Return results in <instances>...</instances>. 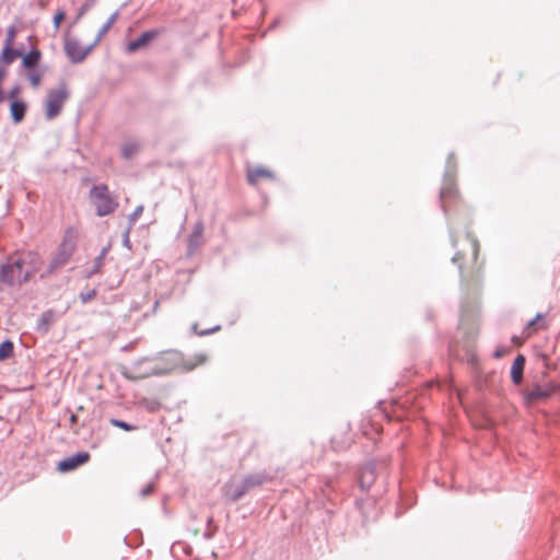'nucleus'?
Returning <instances> with one entry per match:
<instances>
[{
	"mask_svg": "<svg viewBox=\"0 0 560 560\" xmlns=\"http://www.w3.org/2000/svg\"><path fill=\"white\" fill-rule=\"evenodd\" d=\"M43 264L40 255L36 252H16L1 266L0 280L9 284L25 283L40 270Z\"/></svg>",
	"mask_w": 560,
	"mask_h": 560,
	"instance_id": "obj_1",
	"label": "nucleus"
},
{
	"mask_svg": "<svg viewBox=\"0 0 560 560\" xmlns=\"http://www.w3.org/2000/svg\"><path fill=\"white\" fill-rule=\"evenodd\" d=\"M454 247L456 252L453 262L458 266L463 279H477L483 266V261L479 259L478 240L471 234H462L454 240Z\"/></svg>",
	"mask_w": 560,
	"mask_h": 560,
	"instance_id": "obj_2",
	"label": "nucleus"
},
{
	"mask_svg": "<svg viewBox=\"0 0 560 560\" xmlns=\"http://www.w3.org/2000/svg\"><path fill=\"white\" fill-rule=\"evenodd\" d=\"M267 477L262 472L248 474L246 476H232L222 486V495L225 500L236 502L243 499L253 489L264 485Z\"/></svg>",
	"mask_w": 560,
	"mask_h": 560,
	"instance_id": "obj_3",
	"label": "nucleus"
},
{
	"mask_svg": "<svg viewBox=\"0 0 560 560\" xmlns=\"http://www.w3.org/2000/svg\"><path fill=\"white\" fill-rule=\"evenodd\" d=\"M27 40L30 44L28 52H23L14 46L3 45V48L0 52V66L7 68L19 58L21 59L22 68H32L33 66H38L43 57V54L38 48V37L36 35H30Z\"/></svg>",
	"mask_w": 560,
	"mask_h": 560,
	"instance_id": "obj_4",
	"label": "nucleus"
},
{
	"mask_svg": "<svg viewBox=\"0 0 560 560\" xmlns=\"http://www.w3.org/2000/svg\"><path fill=\"white\" fill-rule=\"evenodd\" d=\"M179 357L176 352H167L158 358L144 359L141 361L135 372V378L145 377L150 374H168L177 369Z\"/></svg>",
	"mask_w": 560,
	"mask_h": 560,
	"instance_id": "obj_5",
	"label": "nucleus"
},
{
	"mask_svg": "<svg viewBox=\"0 0 560 560\" xmlns=\"http://www.w3.org/2000/svg\"><path fill=\"white\" fill-rule=\"evenodd\" d=\"M78 238H79V231L75 228L69 226L65 231L63 238H62L57 252L50 259L48 268L45 272V276L52 275L57 269L61 268L70 260V258L72 257V255L74 254V252L77 249ZM42 277H44V275Z\"/></svg>",
	"mask_w": 560,
	"mask_h": 560,
	"instance_id": "obj_6",
	"label": "nucleus"
},
{
	"mask_svg": "<svg viewBox=\"0 0 560 560\" xmlns=\"http://www.w3.org/2000/svg\"><path fill=\"white\" fill-rule=\"evenodd\" d=\"M89 200L98 217L114 213L119 205L105 184L93 186L89 191Z\"/></svg>",
	"mask_w": 560,
	"mask_h": 560,
	"instance_id": "obj_7",
	"label": "nucleus"
},
{
	"mask_svg": "<svg viewBox=\"0 0 560 560\" xmlns=\"http://www.w3.org/2000/svg\"><path fill=\"white\" fill-rule=\"evenodd\" d=\"M69 97L70 91L66 84L50 89L45 101V117L51 120L59 116Z\"/></svg>",
	"mask_w": 560,
	"mask_h": 560,
	"instance_id": "obj_8",
	"label": "nucleus"
},
{
	"mask_svg": "<svg viewBox=\"0 0 560 560\" xmlns=\"http://www.w3.org/2000/svg\"><path fill=\"white\" fill-rule=\"evenodd\" d=\"M440 198L444 210H447L458 202L460 195L455 178H446L444 180Z\"/></svg>",
	"mask_w": 560,
	"mask_h": 560,
	"instance_id": "obj_9",
	"label": "nucleus"
},
{
	"mask_svg": "<svg viewBox=\"0 0 560 560\" xmlns=\"http://www.w3.org/2000/svg\"><path fill=\"white\" fill-rule=\"evenodd\" d=\"M93 46L83 47L77 39L67 38L65 42V51L72 62H82L91 52Z\"/></svg>",
	"mask_w": 560,
	"mask_h": 560,
	"instance_id": "obj_10",
	"label": "nucleus"
},
{
	"mask_svg": "<svg viewBox=\"0 0 560 560\" xmlns=\"http://www.w3.org/2000/svg\"><path fill=\"white\" fill-rule=\"evenodd\" d=\"M89 459L90 454L88 452H78L77 454L61 459L57 465V469L60 472H69L86 464Z\"/></svg>",
	"mask_w": 560,
	"mask_h": 560,
	"instance_id": "obj_11",
	"label": "nucleus"
},
{
	"mask_svg": "<svg viewBox=\"0 0 560 560\" xmlns=\"http://www.w3.org/2000/svg\"><path fill=\"white\" fill-rule=\"evenodd\" d=\"M377 463L375 460L369 462L361 470L359 477V485L363 491H366L374 483L376 478Z\"/></svg>",
	"mask_w": 560,
	"mask_h": 560,
	"instance_id": "obj_12",
	"label": "nucleus"
},
{
	"mask_svg": "<svg viewBox=\"0 0 560 560\" xmlns=\"http://www.w3.org/2000/svg\"><path fill=\"white\" fill-rule=\"evenodd\" d=\"M275 178L271 170L265 166L249 167L247 170V180L250 185H257L261 180H270Z\"/></svg>",
	"mask_w": 560,
	"mask_h": 560,
	"instance_id": "obj_13",
	"label": "nucleus"
},
{
	"mask_svg": "<svg viewBox=\"0 0 560 560\" xmlns=\"http://www.w3.org/2000/svg\"><path fill=\"white\" fill-rule=\"evenodd\" d=\"M555 387H532L530 390L523 392V399L527 405L548 398Z\"/></svg>",
	"mask_w": 560,
	"mask_h": 560,
	"instance_id": "obj_14",
	"label": "nucleus"
},
{
	"mask_svg": "<svg viewBox=\"0 0 560 560\" xmlns=\"http://www.w3.org/2000/svg\"><path fill=\"white\" fill-rule=\"evenodd\" d=\"M159 35L158 31H148L141 34L137 39L131 40L128 46L127 50L129 52H135L143 47H145L152 39H154Z\"/></svg>",
	"mask_w": 560,
	"mask_h": 560,
	"instance_id": "obj_15",
	"label": "nucleus"
},
{
	"mask_svg": "<svg viewBox=\"0 0 560 560\" xmlns=\"http://www.w3.org/2000/svg\"><path fill=\"white\" fill-rule=\"evenodd\" d=\"M548 325L542 314H537L536 317L528 323L523 330V338L528 339L539 330L547 329Z\"/></svg>",
	"mask_w": 560,
	"mask_h": 560,
	"instance_id": "obj_16",
	"label": "nucleus"
},
{
	"mask_svg": "<svg viewBox=\"0 0 560 560\" xmlns=\"http://www.w3.org/2000/svg\"><path fill=\"white\" fill-rule=\"evenodd\" d=\"M26 108H27V105H26V103L24 101L14 100V101L11 102V104H10V115H11L12 120L15 124H19V122H21L24 119L25 113H26Z\"/></svg>",
	"mask_w": 560,
	"mask_h": 560,
	"instance_id": "obj_17",
	"label": "nucleus"
},
{
	"mask_svg": "<svg viewBox=\"0 0 560 560\" xmlns=\"http://www.w3.org/2000/svg\"><path fill=\"white\" fill-rule=\"evenodd\" d=\"M525 366V357L522 354H518L512 364L511 368V377L513 383L518 384L522 381L523 372Z\"/></svg>",
	"mask_w": 560,
	"mask_h": 560,
	"instance_id": "obj_18",
	"label": "nucleus"
},
{
	"mask_svg": "<svg viewBox=\"0 0 560 560\" xmlns=\"http://www.w3.org/2000/svg\"><path fill=\"white\" fill-rule=\"evenodd\" d=\"M36 68L37 66H33L32 68H24L27 70L26 78L34 89H37L42 84L43 80V72Z\"/></svg>",
	"mask_w": 560,
	"mask_h": 560,
	"instance_id": "obj_19",
	"label": "nucleus"
},
{
	"mask_svg": "<svg viewBox=\"0 0 560 560\" xmlns=\"http://www.w3.org/2000/svg\"><path fill=\"white\" fill-rule=\"evenodd\" d=\"M139 404L150 412H156L161 408V402L156 398L143 397L140 399Z\"/></svg>",
	"mask_w": 560,
	"mask_h": 560,
	"instance_id": "obj_20",
	"label": "nucleus"
},
{
	"mask_svg": "<svg viewBox=\"0 0 560 560\" xmlns=\"http://www.w3.org/2000/svg\"><path fill=\"white\" fill-rule=\"evenodd\" d=\"M13 343L10 340H5L0 345V361L10 358L13 354Z\"/></svg>",
	"mask_w": 560,
	"mask_h": 560,
	"instance_id": "obj_21",
	"label": "nucleus"
},
{
	"mask_svg": "<svg viewBox=\"0 0 560 560\" xmlns=\"http://www.w3.org/2000/svg\"><path fill=\"white\" fill-rule=\"evenodd\" d=\"M109 423L116 428H119L124 431H127V432H130V431H135L137 429L136 425H132L126 421H122V420H119V419H115V418H112L109 420Z\"/></svg>",
	"mask_w": 560,
	"mask_h": 560,
	"instance_id": "obj_22",
	"label": "nucleus"
},
{
	"mask_svg": "<svg viewBox=\"0 0 560 560\" xmlns=\"http://www.w3.org/2000/svg\"><path fill=\"white\" fill-rule=\"evenodd\" d=\"M16 35H18V28L15 26L8 27L3 45L14 46Z\"/></svg>",
	"mask_w": 560,
	"mask_h": 560,
	"instance_id": "obj_23",
	"label": "nucleus"
},
{
	"mask_svg": "<svg viewBox=\"0 0 560 560\" xmlns=\"http://www.w3.org/2000/svg\"><path fill=\"white\" fill-rule=\"evenodd\" d=\"M139 150V144L136 143V142H130V143H126L124 144L122 149H121V152H122V155L126 158V159H129L131 158L137 151Z\"/></svg>",
	"mask_w": 560,
	"mask_h": 560,
	"instance_id": "obj_24",
	"label": "nucleus"
},
{
	"mask_svg": "<svg viewBox=\"0 0 560 560\" xmlns=\"http://www.w3.org/2000/svg\"><path fill=\"white\" fill-rule=\"evenodd\" d=\"M7 74H8V70L5 69V67L0 66V104L5 101V95H4V92L2 89V83H3L4 79L7 78Z\"/></svg>",
	"mask_w": 560,
	"mask_h": 560,
	"instance_id": "obj_25",
	"label": "nucleus"
},
{
	"mask_svg": "<svg viewBox=\"0 0 560 560\" xmlns=\"http://www.w3.org/2000/svg\"><path fill=\"white\" fill-rule=\"evenodd\" d=\"M154 488H155L154 481L149 482L145 487H143L141 489V491H140L141 497H143V498L149 497L151 493H153Z\"/></svg>",
	"mask_w": 560,
	"mask_h": 560,
	"instance_id": "obj_26",
	"label": "nucleus"
},
{
	"mask_svg": "<svg viewBox=\"0 0 560 560\" xmlns=\"http://www.w3.org/2000/svg\"><path fill=\"white\" fill-rule=\"evenodd\" d=\"M54 316L55 315L52 311H47L43 313L42 322L48 326L54 320Z\"/></svg>",
	"mask_w": 560,
	"mask_h": 560,
	"instance_id": "obj_27",
	"label": "nucleus"
},
{
	"mask_svg": "<svg viewBox=\"0 0 560 560\" xmlns=\"http://www.w3.org/2000/svg\"><path fill=\"white\" fill-rule=\"evenodd\" d=\"M66 14L65 12L60 11L58 12L55 16H54V25H55V28L58 30L59 26H60V23L63 21Z\"/></svg>",
	"mask_w": 560,
	"mask_h": 560,
	"instance_id": "obj_28",
	"label": "nucleus"
},
{
	"mask_svg": "<svg viewBox=\"0 0 560 560\" xmlns=\"http://www.w3.org/2000/svg\"><path fill=\"white\" fill-rule=\"evenodd\" d=\"M142 212H143V207L142 206L137 207L136 210L130 215V221L136 222L138 220V218L142 214Z\"/></svg>",
	"mask_w": 560,
	"mask_h": 560,
	"instance_id": "obj_29",
	"label": "nucleus"
},
{
	"mask_svg": "<svg viewBox=\"0 0 560 560\" xmlns=\"http://www.w3.org/2000/svg\"><path fill=\"white\" fill-rule=\"evenodd\" d=\"M115 20V16H112L109 21L102 27L101 30V36H103L113 25Z\"/></svg>",
	"mask_w": 560,
	"mask_h": 560,
	"instance_id": "obj_30",
	"label": "nucleus"
},
{
	"mask_svg": "<svg viewBox=\"0 0 560 560\" xmlns=\"http://www.w3.org/2000/svg\"><path fill=\"white\" fill-rule=\"evenodd\" d=\"M19 94H20V88H18V86H16V88H14V89H12V90L10 91V93H9V98H10V100H12V101H14V100H16V97H18V95H19Z\"/></svg>",
	"mask_w": 560,
	"mask_h": 560,
	"instance_id": "obj_31",
	"label": "nucleus"
},
{
	"mask_svg": "<svg viewBox=\"0 0 560 560\" xmlns=\"http://www.w3.org/2000/svg\"><path fill=\"white\" fill-rule=\"evenodd\" d=\"M77 422H78L77 413H71V416H70V423H71V425H74Z\"/></svg>",
	"mask_w": 560,
	"mask_h": 560,
	"instance_id": "obj_32",
	"label": "nucleus"
},
{
	"mask_svg": "<svg viewBox=\"0 0 560 560\" xmlns=\"http://www.w3.org/2000/svg\"><path fill=\"white\" fill-rule=\"evenodd\" d=\"M218 330H220V326H215V327H213V328H211V329H209L207 331H200L199 334L200 335H205V334H208V332H215Z\"/></svg>",
	"mask_w": 560,
	"mask_h": 560,
	"instance_id": "obj_33",
	"label": "nucleus"
},
{
	"mask_svg": "<svg viewBox=\"0 0 560 560\" xmlns=\"http://www.w3.org/2000/svg\"><path fill=\"white\" fill-rule=\"evenodd\" d=\"M455 162H456L455 161V155L454 154H450V156H448V164H451V163L455 164Z\"/></svg>",
	"mask_w": 560,
	"mask_h": 560,
	"instance_id": "obj_34",
	"label": "nucleus"
},
{
	"mask_svg": "<svg viewBox=\"0 0 560 560\" xmlns=\"http://www.w3.org/2000/svg\"><path fill=\"white\" fill-rule=\"evenodd\" d=\"M201 233H202V228L201 226H197V230H196L197 236H200Z\"/></svg>",
	"mask_w": 560,
	"mask_h": 560,
	"instance_id": "obj_35",
	"label": "nucleus"
},
{
	"mask_svg": "<svg viewBox=\"0 0 560 560\" xmlns=\"http://www.w3.org/2000/svg\"><path fill=\"white\" fill-rule=\"evenodd\" d=\"M195 368V365H188V366H185V370H192Z\"/></svg>",
	"mask_w": 560,
	"mask_h": 560,
	"instance_id": "obj_36",
	"label": "nucleus"
},
{
	"mask_svg": "<svg viewBox=\"0 0 560 560\" xmlns=\"http://www.w3.org/2000/svg\"><path fill=\"white\" fill-rule=\"evenodd\" d=\"M495 355H497L498 358H499V357H501V351H498V352L495 353Z\"/></svg>",
	"mask_w": 560,
	"mask_h": 560,
	"instance_id": "obj_37",
	"label": "nucleus"
},
{
	"mask_svg": "<svg viewBox=\"0 0 560 560\" xmlns=\"http://www.w3.org/2000/svg\"><path fill=\"white\" fill-rule=\"evenodd\" d=\"M83 410V407L82 406H79L78 407V411H82Z\"/></svg>",
	"mask_w": 560,
	"mask_h": 560,
	"instance_id": "obj_38",
	"label": "nucleus"
},
{
	"mask_svg": "<svg viewBox=\"0 0 560 560\" xmlns=\"http://www.w3.org/2000/svg\"><path fill=\"white\" fill-rule=\"evenodd\" d=\"M211 522H212V517H209L208 518V524H211Z\"/></svg>",
	"mask_w": 560,
	"mask_h": 560,
	"instance_id": "obj_39",
	"label": "nucleus"
}]
</instances>
